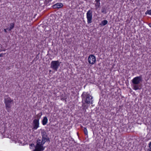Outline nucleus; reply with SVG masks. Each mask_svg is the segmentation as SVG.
<instances>
[{
	"label": "nucleus",
	"mask_w": 151,
	"mask_h": 151,
	"mask_svg": "<svg viewBox=\"0 0 151 151\" xmlns=\"http://www.w3.org/2000/svg\"><path fill=\"white\" fill-rule=\"evenodd\" d=\"M41 134L42 137H47L46 132L44 130L41 129Z\"/></svg>",
	"instance_id": "9b49d317"
},
{
	"label": "nucleus",
	"mask_w": 151,
	"mask_h": 151,
	"mask_svg": "<svg viewBox=\"0 0 151 151\" xmlns=\"http://www.w3.org/2000/svg\"><path fill=\"white\" fill-rule=\"evenodd\" d=\"M88 62L90 64L93 65L96 62V58L93 55H90L88 57Z\"/></svg>",
	"instance_id": "423d86ee"
},
{
	"label": "nucleus",
	"mask_w": 151,
	"mask_h": 151,
	"mask_svg": "<svg viewBox=\"0 0 151 151\" xmlns=\"http://www.w3.org/2000/svg\"><path fill=\"white\" fill-rule=\"evenodd\" d=\"M101 12L103 13L106 14V9L105 8H102L101 10Z\"/></svg>",
	"instance_id": "f3484780"
},
{
	"label": "nucleus",
	"mask_w": 151,
	"mask_h": 151,
	"mask_svg": "<svg viewBox=\"0 0 151 151\" xmlns=\"http://www.w3.org/2000/svg\"><path fill=\"white\" fill-rule=\"evenodd\" d=\"M48 122V119L46 116H44L42 121V123L43 125H45L47 124Z\"/></svg>",
	"instance_id": "1a4fd4ad"
},
{
	"label": "nucleus",
	"mask_w": 151,
	"mask_h": 151,
	"mask_svg": "<svg viewBox=\"0 0 151 151\" xmlns=\"http://www.w3.org/2000/svg\"><path fill=\"white\" fill-rule=\"evenodd\" d=\"M83 131L85 134L86 135H88V132L87 129L86 127H84L83 129Z\"/></svg>",
	"instance_id": "2eb2a0df"
},
{
	"label": "nucleus",
	"mask_w": 151,
	"mask_h": 151,
	"mask_svg": "<svg viewBox=\"0 0 151 151\" xmlns=\"http://www.w3.org/2000/svg\"><path fill=\"white\" fill-rule=\"evenodd\" d=\"M82 102L87 104H92L93 97L88 92H83L82 95Z\"/></svg>",
	"instance_id": "f03ea898"
},
{
	"label": "nucleus",
	"mask_w": 151,
	"mask_h": 151,
	"mask_svg": "<svg viewBox=\"0 0 151 151\" xmlns=\"http://www.w3.org/2000/svg\"><path fill=\"white\" fill-rule=\"evenodd\" d=\"M4 31L5 32H7V31H6V30H7V29H4Z\"/></svg>",
	"instance_id": "aec40b11"
},
{
	"label": "nucleus",
	"mask_w": 151,
	"mask_h": 151,
	"mask_svg": "<svg viewBox=\"0 0 151 151\" xmlns=\"http://www.w3.org/2000/svg\"><path fill=\"white\" fill-rule=\"evenodd\" d=\"M39 121L34 119L33 122L32 129L36 130L39 127Z\"/></svg>",
	"instance_id": "0eeeda50"
},
{
	"label": "nucleus",
	"mask_w": 151,
	"mask_h": 151,
	"mask_svg": "<svg viewBox=\"0 0 151 151\" xmlns=\"http://www.w3.org/2000/svg\"><path fill=\"white\" fill-rule=\"evenodd\" d=\"M86 18L88 24L91 23L92 22V12L91 10H89L87 11L86 13Z\"/></svg>",
	"instance_id": "39448f33"
},
{
	"label": "nucleus",
	"mask_w": 151,
	"mask_h": 151,
	"mask_svg": "<svg viewBox=\"0 0 151 151\" xmlns=\"http://www.w3.org/2000/svg\"><path fill=\"white\" fill-rule=\"evenodd\" d=\"M108 23V21L106 20H104L101 22V24L103 25H105Z\"/></svg>",
	"instance_id": "4468645a"
},
{
	"label": "nucleus",
	"mask_w": 151,
	"mask_h": 151,
	"mask_svg": "<svg viewBox=\"0 0 151 151\" xmlns=\"http://www.w3.org/2000/svg\"><path fill=\"white\" fill-rule=\"evenodd\" d=\"M149 25L150 27H151V24H150V23L149 24Z\"/></svg>",
	"instance_id": "412c9836"
},
{
	"label": "nucleus",
	"mask_w": 151,
	"mask_h": 151,
	"mask_svg": "<svg viewBox=\"0 0 151 151\" xmlns=\"http://www.w3.org/2000/svg\"><path fill=\"white\" fill-rule=\"evenodd\" d=\"M149 148L146 151H151V142H150L149 144Z\"/></svg>",
	"instance_id": "dca6fc26"
},
{
	"label": "nucleus",
	"mask_w": 151,
	"mask_h": 151,
	"mask_svg": "<svg viewBox=\"0 0 151 151\" xmlns=\"http://www.w3.org/2000/svg\"><path fill=\"white\" fill-rule=\"evenodd\" d=\"M42 115V112L38 113L36 115V117L37 118V119H35L38 120V121H39L40 119L41 118Z\"/></svg>",
	"instance_id": "ddd939ff"
},
{
	"label": "nucleus",
	"mask_w": 151,
	"mask_h": 151,
	"mask_svg": "<svg viewBox=\"0 0 151 151\" xmlns=\"http://www.w3.org/2000/svg\"><path fill=\"white\" fill-rule=\"evenodd\" d=\"M3 54L2 53H1V54H0V57H3Z\"/></svg>",
	"instance_id": "6ab92c4d"
},
{
	"label": "nucleus",
	"mask_w": 151,
	"mask_h": 151,
	"mask_svg": "<svg viewBox=\"0 0 151 151\" xmlns=\"http://www.w3.org/2000/svg\"><path fill=\"white\" fill-rule=\"evenodd\" d=\"M4 101L6 110L8 112H10L11 107L14 104L13 100L10 97L6 98L5 97L4 98Z\"/></svg>",
	"instance_id": "7ed1b4c3"
},
{
	"label": "nucleus",
	"mask_w": 151,
	"mask_h": 151,
	"mask_svg": "<svg viewBox=\"0 0 151 151\" xmlns=\"http://www.w3.org/2000/svg\"><path fill=\"white\" fill-rule=\"evenodd\" d=\"M145 14H148L150 15H151V10H148L146 12Z\"/></svg>",
	"instance_id": "a211bd4d"
},
{
	"label": "nucleus",
	"mask_w": 151,
	"mask_h": 151,
	"mask_svg": "<svg viewBox=\"0 0 151 151\" xmlns=\"http://www.w3.org/2000/svg\"><path fill=\"white\" fill-rule=\"evenodd\" d=\"M63 6V4L60 3H58L53 5V7L54 9L60 8Z\"/></svg>",
	"instance_id": "6e6552de"
},
{
	"label": "nucleus",
	"mask_w": 151,
	"mask_h": 151,
	"mask_svg": "<svg viewBox=\"0 0 151 151\" xmlns=\"http://www.w3.org/2000/svg\"><path fill=\"white\" fill-rule=\"evenodd\" d=\"M10 27H8L7 29L8 31H10L14 27V24L13 23H11L10 24Z\"/></svg>",
	"instance_id": "f8f14e48"
},
{
	"label": "nucleus",
	"mask_w": 151,
	"mask_h": 151,
	"mask_svg": "<svg viewBox=\"0 0 151 151\" xmlns=\"http://www.w3.org/2000/svg\"><path fill=\"white\" fill-rule=\"evenodd\" d=\"M141 78L140 77H137L134 78L132 80V85L134 89L136 90L141 89L140 82Z\"/></svg>",
	"instance_id": "f257e3e1"
},
{
	"label": "nucleus",
	"mask_w": 151,
	"mask_h": 151,
	"mask_svg": "<svg viewBox=\"0 0 151 151\" xmlns=\"http://www.w3.org/2000/svg\"><path fill=\"white\" fill-rule=\"evenodd\" d=\"M61 63L58 60L52 61L50 64V68L55 71H57Z\"/></svg>",
	"instance_id": "20e7f679"
},
{
	"label": "nucleus",
	"mask_w": 151,
	"mask_h": 151,
	"mask_svg": "<svg viewBox=\"0 0 151 151\" xmlns=\"http://www.w3.org/2000/svg\"><path fill=\"white\" fill-rule=\"evenodd\" d=\"M95 2H96L95 6L96 7V8L97 9L100 6V0H96Z\"/></svg>",
	"instance_id": "9d476101"
}]
</instances>
